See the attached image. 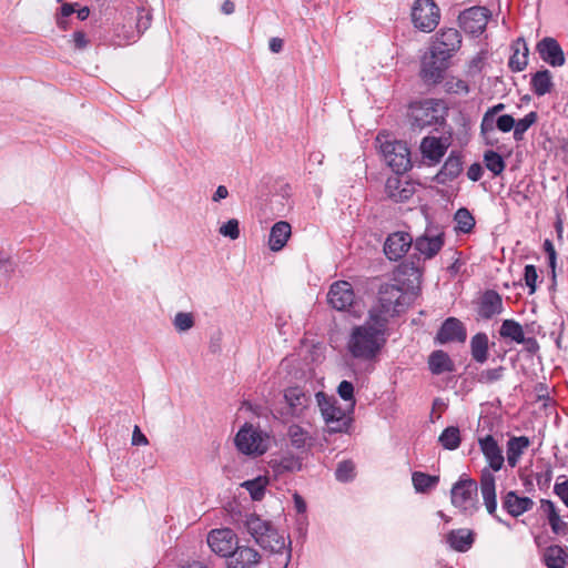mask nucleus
<instances>
[{
	"label": "nucleus",
	"instance_id": "obj_58",
	"mask_svg": "<svg viewBox=\"0 0 568 568\" xmlns=\"http://www.w3.org/2000/svg\"><path fill=\"white\" fill-rule=\"evenodd\" d=\"M398 274H410L414 275L416 280L420 277V272L413 264H400L397 267Z\"/></svg>",
	"mask_w": 568,
	"mask_h": 568
},
{
	"label": "nucleus",
	"instance_id": "obj_22",
	"mask_svg": "<svg viewBox=\"0 0 568 568\" xmlns=\"http://www.w3.org/2000/svg\"><path fill=\"white\" fill-rule=\"evenodd\" d=\"M503 308L500 294L494 290H488L478 302L477 314L483 320H491L494 316L499 315Z\"/></svg>",
	"mask_w": 568,
	"mask_h": 568
},
{
	"label": "nucleus",
	"instance_id": "obj_49",
	"mask_svg": "<svg viewBox=\"0 0 568 568\" xmlns=\"http://www.w3.org/2000/svg\"><path fill=\"white\" fill-rule=\"evenodd\" d=\"M173 324L179 332H185L194 326V317L191 313L179 312L174 316Z\"/></svg>",
	"mask_w": 568,
	"mask_h": 568
},
{
	"label": "nucleus",
	"instance_id": "obj_46",
	"mask_svg": "<svg viewBox=\"0 0 568 568\" xmlns=\"http://www.w3.org/2000/svg\"><path fill=\"white\" fill-rule=\"evenodd\" d=\"M444 89L447 93L453 94H467L469 92L468 83L456 77L447 78L444 83Z\"/></svg>",
	"mask_w": 568,
	"mask_h": 568
},
{
	"label": "nucleus",
	"instance_id": "obj_20",
	"mask_svg": "<svg viewBox=\"0 0 568 568\" xmlns=\"http://www.w3.org/2000/svg\"><path fill=\"white\" fill-rule=\"evenodd\" d=\"M261 555L248 546L236 547L227 559V568H258Z\"/></svg>",
	"mask_w": 568,
	"mask_h": 568
},
{
	"label": "nucleus",
	"instance_id": "obj_55",
	"mask_svg": "<svg viewBox=\"0 0 568 568\" xmlns=\"http://www.w3.org/2000/svg\"><path fill=\"white\" fill-rule=\"evenodd\" d=\"M556 495L568 507V478L562 483H557L554 487Z\"/></svg>",
	"mask_w": 568,
	"mask_h": 568
},
{
	"label": "nucleus",
	"instance_id": "obj_15",
	"mask_svg": "<svg viewBox=\"0 0 568 568\" xmlns=\"http://www.w3.org/2000/svg\"><path fill=\"white\" fill-rule=\"evenodd\" d=\"M328 304L337 311H347L355 303L353 286L347 281L334 282L327 293Z\"/></svg>",
	"mask_w": 568,
	"mask_h": 568
},
{
	"label": "nucleus",
	"instance_id": "obj_16",
	"mask_svg": "<svg viewBox=\"0 0 568 568\" xmlns=\"http://www.w3.org/2000/svg\"><path fill=\"white\" fill-rule=\"evenodd\" d=\"M445 244L444 232L432 233L427 230L423 235L413 239V246L424 260L435 257Z\"/></svg>",
	"mask_w": 568,
	"mask_h": 568
},
{
	"label": "nucleus",
	"instance_id": "obj_21",
	"mask_svg": "<svg viewBox=\"0 0 568 568\" xmlns=\"http://www.w3.org/2000/svg\"><path fill=\"white\" fill-rule=\"evenodd\" d=\"M467 333L464 324L456 317H448L440 326L436 335V341L440 344L449 342L466 341Z\"/></svg>",
	"mask_w": 568,
	"mask_h": 568
},
{
	"label": "nucleus",
	"instance_id": "obj_56",
	"mask_svg": "<svg viewBox=\"0 0 568 568\" xmlns=\"http://www.w3.org/2000/svg\"><path fill=\"white\" fill-rule=\"evenodd\" d=\"M483 168L479 163H473L467 170V178L470 181L477 182L483 176Z\"/></svg>",
	"mask_w": 568,
	"mask_h": 568
},
{
	"label": "nucleus",
	"instance_id": "obj_41",
	"mask_svg": "<svg viewBox=\"0 0 568 568\" xmlns=\"http://www.w3.org/2000/svg\"><path fill=\"white\" fill-rule=\"evenodd\" d=\"M287 436L293 447L302 449L307 445L311 439L308 432L302 426L293 424L288 427Z\"/></svg>",
	"mask_w": 568,
	"mask_h": 568
},
{
	"label": "nucleus",
	"instance_id": "obj_4",
	"mask_svg": "<svg viewBox=\"0 0 568 568\" xmlns=\"http://www.w3.org/2000/svg\"><path fill=\"white\" fill-rule=\"evenodd\" d=\"M446 115L447 108L442 100L426 99L409 106L412 124L419 129L443 124Z\"/></svg>",
	"mask_w": 568,
	"mask_h": 568
},
{
	"label": "nucleus",
	"instance_id": "obj_8",
	"mask_svg": "<svg viewBox=\"0 0 568 568\" xmlns=\"http://www.w3.org/2000/svg\"><path fill=\"white\" fill-rule=\"evenodd\" d=\"M477 493L478 486L474 479H460L452 488V504L471 516L478 510Z\"/></svg>",
	"mask_w": 568,
	"mask_h": 568
},
{
	"label": "nucleus",
	"instance_id": "obj_30",
	"mask_svg": "<svg viewBox=\"0 0 568 568\" xmlns=\"http://www.w3.org/2000/svg\"><path fill=\"white\" fill-rule=\"evenodd\" d=\"M513 54L508 65L511 71L520 72L528 64V48L524 39H517L513 44Z\"/></svg>",
	"mask_w": 568,
	"mask_h": 568
},
{
	"label": "nucleus",
	"instance_id": "obj_36",
	"mask_svg": "<svg viewBox=\"0 0 568 568\" xmlns=\"http://www.w3.org/2000/svg\"><path fill=\"white\" fill-rule=\"evenodd\" d=\"M499 334L501 337L510 338L518 344L525 343L523 326L515 320H505L500 326Z\"/></svg>",
	"mask_w": 568,
	"mask_h": 568
},
{
	"label": "nucleus",
	"instance_id": "obj_18",
	"mask_svg": "<svg viewBox=\"0 0 568 568\" xmlns=\"http://www.w3.org/2000/svg\"><path fill=\"white\" fill-rule=\"evenodd\" d=\"M414 183L405 178L396 175L389 176L385 183V192L389 199L395 202L408 201L415 193Z\"/></svg>",
	"mask_w": 568,
	"mask_h": 568
},
{
	"label": "nucleus",
	"instance_id": "obj_31",
	"mask_svg": "<svg viewBox=\"0 0 568 568\" xmlns=\"http://www.w3.org/2000/svg\"><path fill=\"white\" fill-rule=\"evenodd\" d=\"M544 562L548 568H568V551L558 545L549 546L545 550Z\"/></svg>",
	"mask_w": 568,
	"mask_h": 568
},
{
	"label": "nucleus",
	"instance_id": "obj_45",
	"mask_svg": "<svg viewBox=\"0 0 568 568\" xmlns=\"http://www.w3.org/2000/svg\"><path fill=\"white\" fill-rule=\"evenodd\" d=\"M537 119H538V114L537 112L535 111H531L529 113H527L523 119H520L519 121H515V126H514V138L515 140H521L523 138V134L532 125L537 122Z\"/></svg>",
	"mask_w": 568,
	"mask_h": 568
},
{
	"label": "nucleus",
	"instance_id": "obj_27",
	"mask_svg": "<svg viewBox=\"0 0 568 568\" xmlns=\"http://www.w3.org/2000/svg\"><path fill=\"white\" fill-rule=\"evenodd\" d=\"M530 446L527 436H514L507 442V463L514 468L518 465L524 452Z\"/></svg>",
	"mask_w": 568,
	"mask_h": 568
},
{
	"label": "nucleus",
	"instance_id": "obj_53",
	"mask_svg": "<svg viewBox=\"0 0 568 568\" xmlns=\"http://www.w3.org/2000/svg\"><path fill=\"white\" fill-rule=\"evenodd\" d=\"M525 283L529 287V294H534L537 288L538 273L535 265H526L524 274Z\"/></svg>",
	"mask_w": 568,
	"mask_h": 568
},
{
	"label": "nucleus",
	"instance_id": "obj_33",
	"mask_svg": "<svg viewBox=\"0 0 568 568\" xmlns=\"http://www.w3.org/2000/svg\"><path fill=\"white\" fill-rule=\"evenodd\" d=\"M530 85L532 92L538 97L549 93L554 87L551 72L547 69L537 71L531 77Z\"/></svg>",
	"mask_w": 568,
	"mask_h": 568
},
{
	"label": "nucleus",
	"instance_id": "obj_52",
	"mask_svg": "<svg viewBox=\"0 0 568 568\" xmlns=\"http://www.w3.org/2000/svg\"><path fill=\"white\" fill-rule=\"evenodd\" d=\"M220 233L225 237H230L231 240L239 239V236H240L239 221L236 219L229 220L226 223H224L220 227Z\"/></svg>",
	"mask_w": 568,
	"mask_h": 568
},
{
	"label": "nucleus",
	"instance_id": "obj_13",
	"mask_svg": "<svg viewBox=\"0 0 568 568\" xmlns=\"http://www.w3.org/2000/svg\"><path fill=\"white\" fill-rule=\"evenodd\" d=\"M489 18V11L484 7H471L464 10L458 22L460 28L470 34H480L485 31Z\"/></svg>",
	"mask_w": 568,
	"mask_h": 568
},
{
	"label": "nucleus",
	"instance_id": "obj_23",
	"mask_svg": "<svg viewBox=\"0 0 568 568\" xmlns=\"http://www.w3.org/2000/svg\"><path fill=\"white\" fill-rule=\"evenodd\" d=\"M475 541V532L467 528L453 529L446 535V542L458 552L468 551Z\"/></svg>",
	"mask_w": 568,
	"mask_h": 568
},
{
	"label": "nucleus",
	"instance_id": "obj_9",
	"mask_svg": "<svg viewBox=\"0 0 568 568\" xmlns=\"http://www.w3.org/2000/svg\"><path fill=\"white\" fill-rule=\"evenodd\" d=\"M439 8L434 0H416L412 8L414 26L424 32H432L439 22Z\"/></svg>",
	"mask_w": 568,
	"mask_h": 568
},
{
	"label": "nucleus",
	"instance_id": "obj_38",
	"mask_svg": "<svg viewBox=\"0 0 568 568\" xmlns=\"http://www.w3.org/2000/svg\"><path fill=\"white\" fill-rule=\"evenodd\" d=\"M438 442L447 450L457 449L462 442L459 428L455 426L445 428L439 435Z\"/></svg>",
	"mask_w": 568,
	"mask_h": 568
},
{
	"label": "nucleus",
	"instance_id": "obj_14",
	"mask_svg": "<svg viewBox=\"0 0 568 568\" xmlns=\"http://www.w3.org/2000/svg\"><path fill=\"white\" fill-rule=\"evenodd\" d=\"M413 246V236L408 232L396 231L390 233L384 242V253L389 261L402 260Z\"/></svg>",
	"mask_w": 568,
	"mask_h": 568
},
{
	"label": "nucleus",
	"instance_id": "obj_1",
	"mask_svg": "<svg viewBox=\"0 0 568 568\" xmlns=\"http://www.w3.org/2000/svg\"><path fill=\"white\" fill-rule=\"evenodd\" d=\"M478 445L488 467L480 473V493L488 514L494 515L497 509L496 478L493 471H499L505 463L503 450L493 435L478 438Z\"/></svg>",
	"mask_w": 568,
	"mask_h": 568
},
{
	"label": "nucleus",
	"instance_id": "obj_60",
	"mask_svg": "<svg viewBox=\"0 0 568 568\" xmlns=\"http://www.w3.org/2000/svg\"><path fill=\"white\" fill-rule=\"evenodd\" d=\"M540 507H541L542 511L547 515L548 519L550 518V516L558 514L556 506L551 500L541 499Z\"/></svg>",
	"mask_w": 568,
	"mask_h": 568
},
{
	"label": "nucleus",
	"instance_id": "obj_5",
	"mask_svg": "<svg viewBox=\"0 0 568 568\" xmlns=\"http://www.w3.org/2000/svg\"><path fill=\"white\" fill-rule=\"evenodd\" d=\"M321 414L326 423L329 433H344L351 426L352 418L349 414L337 405L333 396H327L324 392L315 395Z\"/></svg>",
	"mask_w": 568,
	"mask_h": 568
},
{
	"label": "nucleus",
	"instance_id": "obj_63",
	"mask_svg": "<svg viewBox=\"0 0 568 568\" xmlns=\"http://www.w3.org/2000/svg\"><path fill=\"white\" fill-rule=\"evenodd\" d=\"M270 50L274 53H278L283 49V40L281 38H272L268 43Z\"/></svg>",
	"mask_w": 568,
	"mask_h": 568
},
{
	"label": "nucleus",
	"instance_id": "obj_59",
	"mask_svg": "<svg viewBox=\"0 0 568 568\" xmlns=\"http://www.w3.org/2000/svg\"><path fill=\"white\" fill-rule=\"evenodd\" d=\"M149 440L146 436L141 432L139 426H135L132 434V445H148Z\"/></svg>",
	"mask_w": 568,
	"mask_h": 568
},
{
	"label": "nucleus",
	"instance_id": "obj_44",
	"mask_svg": "<svg viewBox=\"0 0 568 568\" xmlns=\"http://www.w3.org/2000/svg\"><path fill=\"white\" fill-rule=\"evenodd\" d=\"M456 230L463 233H469L475 227V219L473 214L465 207L457 210L455 213Z\"/></svg>",
	"mask_w": 568,
	"mask_h": 568
},
{
	"label": "nucleus",
	"instance_id": "obj_12",
	"mask_svg": "<svg viewBox=\"0 0 568 568\" xmlns=\"http://www.w3.org/2000/svg\"><path fill=\"white\" fill-rule=\"evenodd\" d=\"M284 400L287 406V414L294 418H301L312 403V397L301 386H290L283 392Z\"/></svg>",
	"mask_w": 568,
	"mask_h": 568
},
{
	"label": "nucleus",
	"instance_id": "obj_61",
	"mask_svg": "<svg viewBox=\"0 0 568 568\" xmlns=\"http://www.w3.org/2000/svg\"><path fill=\"white\" fill-rule=\"evenodd\" d=\"M14 271V263L10 258L0 260V274L10 275Z\"/></svg>",
	"mask_w": 568,
	"mask_h": 568
},
{
	"label": "nucleus",
	"instance_id": "obj_3",
	"mask_svg": "<svg viewBox=\"0 0 568 568\" xmlns=\"http://www.w3.org/2000/svg\"><path fill=\"white\" fill-rule=\"evenodd\" d=\"M406 295L395 284H384L379 287L377 304L369 310V321L377 326H386L388 318L405 310Z\"/></svg>",
	"mask_w": 568,
	"mask_h": 568
},
{
	"label": "nucleus",
	"instance_id": "obj_43",
	"mask_svg": "<svg viewBox=\"0 0 568 568\" xmlns=\"http://www.w3.org/2000/svg\"><path fill=\"white\" fill-rule=\"evenodd\" d=\"M484 163L486 168L496 176L500 175L506 166L501 155L493 150H488L484 153Z\"/></svg>",
	"mask_w": 568,
	"mask_h": 568
},
{
	"label": "nucleus",
	"instance_id": "obj_6",
	"mask_svg": "<svg viewBox=\"0 0 568 568\" xmlns=\"http://www.w3.org/2000/svg\"><path fill=\"white\" fill-rule=\"evenodd\" d=\"M376 141L384 160L397 174L404 173L412 168L410 151L405 142L387 140L386 135L378 134Z\"/></svg>",
	"mask_w": 568,
	"mask_h": 568
},
{
	"label": "nucleus",
	"instance_id": "obj_19",
	"mask_svg": "<svg viewBox=\"0 0 568 568\" xmlns=\"http://www.w3.org/2000/svg\"><path fill=\"white\" fill-rule=\"evenodd\" d=\"M536 49L540 58L551 67L565 64L564 51L556 39L546 37L537 43Z\"/></svg>",
	"mask_w": 568,
	"mask_h": 568
},
{
	"label": "nucleus",
	"instance_id": "obj_64",
	"mask_svg": "<svg viewBox=\"0 0 568 568\" xmlns=\"http://www.w3.org/2000/svg\"><path fill=\"white\" fill-rule=\"evenodd\" d=\"M227 195H229L227 189L224 185H220V186H217V189L213 195V201L219 202L220 200L227 197Z\"/></svg>",
	"mask_w": 568,
	"mask_h": 568
},
{
	"label": "nucleus",
	"instance_id": "obj_28",
	"mask_svg": "<svg viewBox=\"0 0 568 568\" xmlns=\"http://www.w3.org/2000/svg\"><path fill=\"white\" fill-rule=\"evenodd\" d=\"M291 236V225L287 222H276L270 232L268 246L271 251H281Z\"/></svg>",
	"mask_w": 568,
	"mask_h": 568
},
{
	"label": "nucleus",
	"instance_id": "obj_35",
	"mask_svg": "<svg viewBox=\"0 0 568 568\" xmlns=\"http://www.w3.org/2000/svg\"><path fill=\"white\" fill-rule=\"evenodd\" d=\"M258 545L263 549L278 554L285 549V538L280 535L273 526H271V528L264 532L262 538H260Z\"/></svg>",
	"mask_w": 568,
	"mask_h": 568
},
{
	"label": "nucleus",
	"instance_id": "obj_25",
	"mask_svg": "<svg viewBox=\"0 0 568 568\" xmlns=\"http://www.w3.org/2000/svg\"><path fill=\"white\" fill-rule=\"evenodd\" d=\"M446 151L447 145L440 138L426 136L422 140L420 152L423 156L429 160L433 164L439 163Z\"/></svg>",
	"mask_w": 568,
	"mask_h": 568
},
{
	"label": "nucleus",
	"instance_id": "obj_54",
	"mask_svg": "<svg viewBox=\"0 0 568 568\" xmlns=\"http://www.w3.org/2000/svg\"><path fill=\"white\" fill-rule=\"evenodd\" d=\"M496 126L501 132H509L515 126V119L510 114L500 115L496 121Z\"/></svg>",
	"mask_w": 568,
	"mask_h": 568
},
{
	"label": "nucleus",
	"instance_id": "obj_17",
	"mask_svg": "<svg viewBox=\"0 0 568 568\" xmlns=\"http://www.w3.org/2000/svg\"><path fill=\"white\" fill-rule=\"evenodd\" d=\"M449 61H443L430 51L422 61L420 78L426 84H437L444 79Z\"/></svg>",
	"mask_w": 568,
	"mask_h": 568
},
{
	"label": "nucleus",
	"instance_id": "obj_37",
	"mask_svg": "<svg viewBox=\"0 0 568 568\" xmlns=\"http://www.w3.org/2000/svg\"><path fill=\"white\" fill-rule=\"evenodd\" d=\"M268 485V478L265 476H258L252 480L244 481L241 486L244 487L253 500L260 501L265 495L266 486Z\"/></svg>",
	"mask_w": 568,
	"mask_h": 568
},
{
	"label": "nucleus",
	"instance_id": "obj_10",
	"mask_svg": "<svg viewBox=\"0 0 568 568\" xmlns=\"http://www.w3.org/2000/svg\"><path fill=\"white\" fill-rule=\"evenodd\" d=\"M462 36L455 28L442 29L435 37L430 51L443 61L449 59L460 49Z\"/></svg>",
	"mask_w": 568,
	"mask_h": 568
},
{
	"label": "nucleus",
	"instance_id": "obj_11",
	"mask_svg": "<svg viewBox=\"0 0 568 568\" xmlns=\"http://www.w3.org/2000/svg\"><path fill=\"white\" fill-rule=\"evenodd\" d=\"M237 544L235 532L230 528L213 529L207 535L211 550L221 557L232 556Z\"/></svg>",
	"mask_w": 568,
	"mask_h": 568
},
{
	"label": "nucleus",
	"instance_id": "obj_7",
	"mask_svg": "<svg viewBox=\"0 0 568 568\" xmlns=\"http://www.w3.org/2000/svg\"><path fill=\"white\" fill-rule=\"evenodd\" d=\"M237 449L245 455L261 456L268 448V436L252 424H244L235 436Z\"/></svg>",
	"mask_w": 568,
	"mask_h": 568
},
{
	"label": "nucleus",
	"instance_id": "obj_29",
	"mask_svg": "<svg viewBox=\"0 0 568 568\" xmlns=\"http://www.w3.org/2000/svg\"><path fill=\"white\" fill-rule=\"evenodd\" d=\"M428 367L434 375H440L444 373H452L455 371V364L449 355L442 351H434L428 356Z\"/></svg>",
	"mask_w": 568,
	"mask_h": 568
},
{
	"label": "nucleus",
	"instance_id": "obj_2",
	"mask_svg": "<svg viewBox=\"0 0 568 568\" xmlns=\"http://www.w3.org/2000/svg\"><path fill=\"white\" fill-rule=\"evenodd\" d=\"M386 326H377L369 320L366 324L355 326L347 342L351 355L358 359H374L384 346Z\"/></svg>",
	"mask_w": 568,
	"mask_h": 568
},
{
	"label": "nucleus",
	"instance_id": "obj_40",
	"mask_svg": "<svg viewBox=\"0 0 568 568\" xmlns=\"http://www.w3.org/2000/svg\"><path fill=\"white\" fill-rule=\"evenodd\" d=\"M151 13L145 10L144 8H138V14H136V32L130 31L124 34V39L129 42L131 40H134L135 37L140 36L142 32H144L151 24Z\"/></svg>",
	"mask_w": 568,
	"mask_h": 568
},
{
	"label": "nucleus",
	"instance_id": "obj_34",
	"mask_svg": "<svg viewBox=\"0 0 568 568\" xmlns=\"http://www.w3.org/2000/svg\"><path fill=\"white\" fill-rule=\"evenodd\" d=\"M244 526L246 531L253 537L255 542L258 545L260 538L266 532L272 524L267 520L262 519L256 514L246 515L244 520Z\"/></svg>",
	"mask_w": 568,
	"mask_h": 568
},
{
	"label": "nucleus",
	"instance_id": "obj_51",
	"mask_svg": "<svg viewBox=\"0 0 568 568\" xmlns=\"http://www.w3.org/2000/svg\"><path fill=\"white\" fill-rule=\"evenodd\" d=\"M486 58L487 53L485 51H480L475 57H473L467 65V74L475 75L479 73L485 65Z\"/></svg>",
	"mask_w": 568,
	"mask_h": 568
},
{
	"label": "nucleus",
	"instance_id": "obj_62",
	"mask_svg": "<svg viewBox=\"0 0 568 568\" xmlns=\"http://www.w3.org/2000/svg\"><path fill=\"white\" fill-rule=\"evenodd\" d=\"M73 42L75 48L83 49L88 44L87 36L82 31H77L73 33Z\"/></svg>",
	"mask_w": 568,
	"mask_h": 568
},
{
	"label": "nucleus",
	"instance_id": "obj_57",
	"mask_svg": "<svg viewBox=\"0 0 568 568\" xmlns=\"http://www.w3.org/2000/svg\"><path fill=\"white\" fill-rule=\"evenodd\" d=\"M551 529L556 534L565 532L566 523H564L559 516V514H556L554 516H550L548 519Z\"/></svg>",
	"mask_w": 568,
	"mask_h": 568
},
{
	"label": "nucleus",
	"instance_id": "obj_50",
	"mask_svg": "<svg viewBox=\"0 0 568 568\" xmlns=\"http://www.w3.org/2000/svg\"><path fill=\"white\" fill-rule=\"evenodd\" d=\"M337 393L342 399L349 402V407L352 410L355 405L353 384L348 381H342L337 387Z\"/></svg>",
	"mask_w": 568,
	"mask_h": 568
},
{
	"label": "nucleus",
	"instance_id": "obj_39",
	"mask_svg": "<svg viewBox=\"0 0 568 568\" xmlns=\"http://www.w3.org/2000/svg\"><path fill=\"white\" fill-rule=\"evenodd\" d=\"M413 485L418 493H428L439 481L438 476H432L423 471H415L412 476Z\"/></svg>",
	"mask_w": 568,
	"mask_h": 568
},
{
	"label": "nucleus",
	"instance_id": "obj_32",
	"mask_svg": "<svg viewBox=\"0 0 568 568\" xmlns=\"http://www.w3.org/2000/svg\"><path fill=\"white\" fill-rule=\"evenodd\" d=\"M470 354L475 362L484 364L489 356L488 336L477 333L470 339Z\"/></svg>",
	"mask_w": 568,
	"mask_h": 568
},
{
	"label": "nucleus",
	"instance_id": "obj_48",
	"mask_svg": "<svg viewBox=\"0 0 568 568\" xmlns=\"http://www.w3.org/2000/svg\"><path fill=\"white\" fill-rule=\"evenodd\" d=\"M505 109L504 103H498L491 108H489L481 120L480 129L483 133H486L488 131H494V116L501 112Z\"/></svg>",
	"mask_w": 568,
	"mask_h": 568
},
{
	"label": "nucleus",
	"instance_id": "obj_42",
	"mask_svg": "<svg viewBox=\"0 0 568 568\" xmlns=\"http://www.w3.org/2000/svg\"><path fill=\"white\" fill-rule=\"evenodd\" d=\"M505 372L506 367L501 365L494 368H486L477 374L476 381L479 384L490 385L501 381L505 376Z\"/></svg>",
	"mask_w": 568,
	"mask_h": 568
},
{
	"label": "nucleus",
	"instance_id": "obj_24",
	"mask_svg": "<svg viewBox=\"0 0 568 568\" xmlns=\"http://www.w3.org/2000/svg\"><path fill=\"white\" fill-rule=\"evenodd\" d=\"M504 509L513 517H518L534 507L529 497H520L515 491H508L503 499Z\"/></svg>",
	"mask_w": 568,
	"mask_h": 568
},
{
	"label": "nucleus",
	"instance_id": "obj_26",
	"mask_svg": "<svg viewBox=\"0 0 568 568\" xmlns=\"http://www.w3.org/2000/svg\"><path fill=\"white\" fill-rule=\"evenodd\" d=\"M462 170V158L452 152L444 162L439 172L436 174V180L438 183L445 184L455 180L460 174Z\"/></svg>",
	"mask_w": 568,
	"mask_h": 568
},
{
	"label": "nucleus",
	"instance_id": "obj_47",
	"mask_svg": "<svg viewBox=\"0 0 568 568\" xmlns=\"http://www.w3.org/2000/svg\"><path fill=\"white\" fill-rule=\"evenodd\" d=\"M336 479L343 483L349 481L355 477V465L352 460H343L337 465L335 471Z\"/></svg>",
	"mask_w": 568,
	"mask_h": 568
}]
</instances>
